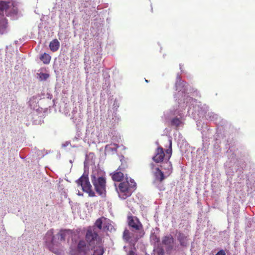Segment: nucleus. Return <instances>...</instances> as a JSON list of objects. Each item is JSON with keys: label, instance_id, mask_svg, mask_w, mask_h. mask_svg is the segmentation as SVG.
Segmentation results:
<instances>
[{"label": "nucleus", "instance_id": "obj_20", "mask_svg": "<svg viewBox=\"0 0 255 255\" xmlns=\"http://www.w3.org/2000/svg\"><path fill=\"white\" fill-rule=\"evenodd\" d=\"M106 219L104 217H101L99 218L96 220L95 223V226L97 227L99 230H101L102 228V224L103 223V220H105Z\"/></svg>", "mask_w": 255, "mask_h": 255}, {"label": "nucleus", "instance_id": "obj_16", "mask_svg": "<svg viewBox=\"0 0 255 255\" xmlns=\"http://www.w3.org/2000/svg\"><path fill=\"white\" fill-rule=\"evenodd\" d=\"M123 240L127 243L131 242V234L130 233L128 230L125 229L124 230L123 235Z\"/></svg>", "mask_w": 255, "mask_h": 255}, {"label": "nucleus", "instance_id": "obj_2", "mask_svg": "<svg viewBox=\"0 0 255 255\" xmlns=\"http://www.w3.org/2000/svg\"><path fill=\"white\" fill-rule=\"evenodd\" d=\"M92 183L96 192L100 195L105 194L106 192V178L100 176L97 170H93L91 175Z\"/></svg>", "mask_w": 255, "mask_h": 255}, {"label": "nucleus", "instance_id": "obj_23", "mask_svg": "<svg viewBox=\"0 0 255 255\" xmlns=\"http://www.w3.org/2000/svg\"><path fill=\"white\" fill-rule=\"evenodd\" d=\"M155 252L157 254V255H163L164 254V251L162 248H157L155 250Z\"/></svg>", "mask_w": 255, "mask_h": 255}, {"label": "nucleus", "instance_id": "obj_25", "mask_svg": "<svg viewBox=\"0 0 255 255\" xmlns=\"http://www.w3.org/2000/svg\"><path fill=\"white\" fill-rule=\"evenodd\" d=\"M216 255H226L225 251L223 250L219 251Z\"/></svg>", "mask_w": 255, "mask_h": 255}, {"label": "nucleus", "instance_id": "obj_28", "mask_svg": "<svg viewBox=\"0 0 255 255\" xmlns=\"http://www.w3.org/2000/svg\"><path fill=\"white\" fill-rule=\"evenodd\" d=\"M138 240V238H136L135 240V242H136Z\"/></svg>", "mask_w": 255, "mask_h": 255}, {"label": "nucleus", "instance_id": "obj_13", "mask_svg": "<svg viewBox=\"0 0 255 255\" xmlns=\"http://www.w3.org/2000/svg\"><path fill=\"white\" fill-rule=\"evenodd\" d=\"M161 167L165 170V173L167 176H169L171 174L172 172V166L171 162L167 160Z\"/></svg>", "mask_w": 255, "mask_h": 255}, {"label": "nucleus", "instance_id": "obj_15", "mask_svg": "<svg viewBox=\"0 0 255 255\" xmlns=\"http://www.w3.org/2000/svg\"><path fill=\"white\" fill-rule=\"evenodd\" d=\"M154 176L156 179L158 180L160 182H162L165 179L163 172L158 167L156 168V171L154 173Z\"/></svg>", "mask_w": 255, "mask_h": 255}, {"label": "nucleus", "instance_id": "obj_27", "mask_svg": "<svg viewBox=\"0 0 255 255\" xmlns=\"http://www.w3.org/2000/svg\"><path fill=\"white\" fill-rule=\"evenodd\" d=\"M16 12H17V11L15 10L14 9H13V11L11 13H16Z\"/></svg>", "mask_w": 255, "mask_h": 255}, {"label": "nucleus", "instance_id": "obj_22", "mask_svg": "<svg viewBox=\"0 0 255 255\" xmlns=\"http://www.w3.org/2000/svg\"><path fill=\"white\" fill-rule=\"evenodd\" d=\"M171 123L172 126L178 127L181 124V121L179 118H175L171 120Z\"/></svg>", "mask_w": 255, "mask_h": 255}, {"label": "nucleus", "instance_id": "obj_1", "mask_svg": "<svg viewBox=\"0 0 255 255\" xmlns=\"http://www.w3.org/2000/svg\"><path fill=\"white\" fill-rule=\"evenodd\" d=\"M136 184L134 180L128 178L126 174V181L121 182L118 186L117 191L119 197L123 199H126L131 196L135 190Z\"/></svg>", "mask_w": 255, "mask_h": 255}, {"label": "nucleus", "instance_id": "obj_26", "mask_svg": "<svg viewBox=\"0 0 255 255\" xmlns=\"http://www.w3.org/2000/svg\"><path fill=\"white\" fill-rule=\"evenodd\" d=\"M128 255H137V254H135V253L134 251L131 250V251H129Z\"/></svg>", "mask_w": 255, "mask_h": 255}, {"label": "nucleus", "instance_id": "obj_5", "mask_svg": "<svg viewBox=\"0 0 255 255\" xmlns=\"http://www.w3.org/2000/svg\"><path fill=\"white\" fill-rule=\"evenodd\" d=\"M127 168V164L126 163H122L116 171L110 174L112 179L114 181L121 182L124 177H126V174H127L126 171Z\"/></svg>", "mask_w": 255, "mask_h": 255}, {"label": "nucleus", "instance_id": "obj_17", "mask_svg": "<svg viewBox=\"0 0 255 255\" xmlns=\"http://www.w3.org/2000/svg\"><path fill=\"white\" fill-rule=\"evenodd\" d=\"M7 20L5 18H2L0 20V33L3 34L7 27Z\"/></svg>", "mask_w": 255, "mask_h": 255}, {"label": "nucleus", "instance_id": "obj_8", "mask_svg": "<svg viewBox=\"0 0 255 255\" xmlns=\"http://www.w3.org/2000/svg\"><path fill=\"white\" fill-rule=\"evenodd\" d=\"M128 219V225L130 227L136 231L142 230V225L136 217L130 216Z\"/></svg>", "mask_w": 255, "mask_h": 255}, {"label": "nucleus", "instance_id": "obj_4", "mask_svg": "<svg viewBox=\"0 0 255 255\" xmlns=\"http://www.w3.org/2000/svg\"><path fill=\"white\" fill-rule=\"evenodd\" d=\"M78 186H80L84 192L87 193L90 197H94L95 193L92 189L88 175L87 174H83V175L76 181Z\"/></svg>", "mask_w": 255, "mask_h": 255}, {"label": "nucleus", "instance_id": "obj_12", "mask_svg": "<svg viewBox=\"0 0 255 255\" xmlns=\"http://www.w3.org/2000/svg\"><path fill=\"white\" fill-rule=\"evenodd\" d=\"M177 240L181 246L186 247L188 244L187 237L182 233H178Z\"/></svg>", "mask_w": 255, "mask_h": 255}, {"label": "nucleus", "instance_id": "obj_19", "mask_svg": "<svg viewBox=\"0 0 255 255\" xmlns=\"http://www.w3.org/2000/svg\"><path fill=\"white\" fill-rule=\"evenodd\" d=\"M166 158L167 160L169 161L170 158L171 156L172 150V141L171 139L169 140V148L166 150Z\"/></svg>", "mask_w": 255, "mask_h": 255}, {"label": "nucleus", "instance_id": "obj_10", "mask_svg": "<svg viewBox=\"0 0 255 255\" xmlns=\"http://www.w3.org/2000/svg\"><path fill=\"white\" fill-rule=\"evenodd\" d=\"M165 156L163 148L159 146L156 149L155 155L152 157V159L156 163H160L163 161Z\"/></svg>", "mask_w": 255, "mask_h": 255}, {"label": "nucleus", "instance_id": "obj_21", "mask_svg": "<svg viewBox=\"0 0 255 255\" xmlns=\"http://www.w3.org/2000/svg\"><path fill=\"white\" fill-rule=\"evenodd\" d=\"M104 252V248L102 246H98L94 251L93 255H103Z\"/></svg>", "mask_w": 255, "mask_h": 255}, {"label": "nucleus", "instance_id": "obj_14", "mask_svg": "<svg viewBox=\"0 0 255 255\" xmlns=\"http://www.w3.org/2000/svg\"><path fill=\"white\" fill-rule=\"evenodd\" d=\"M60 47V43L57 39H54L49 43L50 49L52 52L57 51Z\"/></svg>", "mask_w": 255, "mask_h": 255}, {"label": "nucleus", "instance_id": "obj_9", "mask_svg": "<svg viewBox=\"0 0 255 255\" xmlns=\"http://www.w3.org/2000/svg\"><path fill=\"white\" fill-rule=\"evenodd\" d=\"M162 243L165 246L166 252H171L173 249L174 239L171 235L163 237Z\"/></svg>", "mask_w": 255, "mask_h": 255}, {"label": "nucleus", "instance_id": "obj_24", "mask_svg": "<svg viewBox=\"0 0 255 255\" xmlns=\"http://www.w3.org/2000/svg\"><path fill=\"white\" fill-rule=\"evenodd\" d=\"M49 76V75L47 73H41L39 74V78L41 80H46Z\"/></svg>", "mask_w": 255, "mask_h": 255}, {"label": "nucleus", "instance_id": "obj_3", "mask_svg": "<svg viewBox=\"0 0 255 255\" xmlns=\"http://www.w3.org/2000/svg\"><path fill=\"white\" fill-rule=\"evenodd\" d=\"M73 235V231L69 229L61 230L56 236L58 237V239L60 241L56 242L53 236V232L52 230L48 231L46 234V237H51V243L53 245L57 246L61 242L65 241L66 239H69Z\"/></svg>", "mask_w": 255, "mask_h": 255}, {"label": "nucleus", "instance_id": "obj_11", "mask_svg": "<svg viewBox=\"0 0 255 255\" xmlns=\"http://www.w3.org/2000/svg\"><path fill=\"white\" fill-rule=\"evenodd\" d=\"M11 5L12 3L9 1L0 0V14L3 15V12H5L6 15H8L10 12H8V10L11 7Z\"/></svg>", "mask_w": 255, "mask_h": 255}, {"label": "nucleus", "instance_id": "obj_29", "mask_svg": "<svg viewBox=\"0 0 255 255\" xmlns=\"http://www.w3.org/2000/svg\"><path fill=\"white\" fill-rule=\"evenodd\" d=\"M146 82H148V81L147 80H145Z\"/></svg>", "mask_w": 255, "mask_h": 255}, {"label": "nucleus", "instance_id": "obj_18", "mask_svg": "<svg viewBox=\"0 0 255 255\" xmlns=\"http://www.w3.org/2000/svg\"><path fill=\"white\" fill-rule=\"evenodd\" d=\"M40 59L44 64H49L50 61L51 56L48 54L44 53L41 55Z\"/></svg>", "mask_w": 255, "mask_h": 255}, {"label": "nucleus", "instance_id": "obj_6", "mask_svg": "<svg viewBox=\"0 0 255 255\" xmlns=\"http://www.w3.org/2000/svg\"><path fill=\"white\" fill-rule=\"evenodd\" d=\"M89 251V247L84 240H80L76 247L72 248L71 255H86Z\"/></svg>", "mask_w": 255, "mask_h": 255}, {"label": "nucleus", "instance_id": "obj_7", "mask_svg": "<svg viewBox=\"0 0 255 255\" xmlns=\"http://www.w3.org/2000/svg\"><path fill=\"white\" fill-rule=\"evenodd\" d=\"M99 238L98 234L95 231V228L94 227H88L86 232L85 239L89 246H92L94 245L95 242H96Z\"/></svg>", "mask_w": 255, "mask_h": 255}]
</instances>
